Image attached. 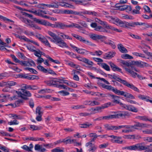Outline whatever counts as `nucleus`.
I'll use <instances>...</instances> for the list:
<instances>
[{
	"instance_id": "obj_64",
	"label": "nucleus",
	"mask_w": 152,
	"mask_h": 152,
	"mask_svg": "<svg viewBox=\"0 0 152 152\" xmlns=\"http://www.w3.org/2000/svg\"><path fill=\"white\" fill-rule=\"evenodd\" d=\"M19 124V122L16 119L14 120L13 121H11L10 122H9L8 123V124L10 125H18Z\"/></svg>"
},
{
	"instance_id": "obj_29",
	"label": "nucleus",
	"mask_w": 152,
	"mask_h": 152,
	"mask_svg": "<svg viewBox=\"0 0 152 152\" xmlns=\"http://www.w3.org/2000/svg\"><path fill=\"white\" fill-rule=\"evenodd\" d=\"M110 96L113 99V102H114L119 104L120 105V103H122L119 102V96L112 94H110Z\"/></svg>"
},
{
	"instance_id": "obj_4",
	"label": "nucleus",
	"mask_w": 152,
	"mask_h": 152,
	"mask_svg": "<svg viewBox=\"0 0 152 152\" xmlns=\"http://www.w3.org/2000/svg\"><path fill=\"white\" fill-rule=\"evenodd\" d=\"M16 93L19 97L25 99H27V98L25 96L30 97L31 96V93L29 91L22 88L18 89V91H17Z\"/></svg>"
},
{
	"instance_id": "obj_59",
	"label": "nucleus",
	"mask_w": 152,
	"mask_h": 152,
	"mask_svg": "<svg viewBox=\"0 0 152 152\" xmlns=\"http://www.w3.org/2000/svg\"><path fill=\"white\" fill-rule=\"evenodd\" d=\"M23 139L24 140H32L35 141L37 140L35 139V137H23Z\"/></svg>"
},
{
	"instance_id": "obj_48",
	"label": "nucleus",
	"mask_w": 152,
	"mask_h": 152,
	"mask_svg": "<svg viewBox=\"0 0 152 152\" xmlns=\"http://www.w3.org/2000/svg\"><path fill=\"white\" fill-rule=\"evenodd\" d=\"M112 76L113 79L116 80L118 81V82H121V83H122L123 81L124 80H122L120 78L118 77L116 75H113Z\"/></svg>"
},
{
	"instance_id": "obj_57",
	"label": "nucleus",
	"mask_w": 152,
	"mask_h": 152,
	"mask_svg": "<svg viewBox=\"0 0 152 152\" xmlns=\"http://www.w3.org/2000/svg\"><path fill=\"white\" fill-rule=\"evenodd\" d=\"M97 148V147L94 145H93L91 146L90 148L88 149V151L90 152H93L96 150Z\"/></svg>"
},
{
	"instance_id": "obj_24",
	"label": "nucleus",
	"mask_w": 152,
	"mask_h": 152,
	"mask_svg": "<svg viewBox=\"0 0 152 152\" xmlns=\"http://www.w3.org/2000/svg\"><path fill=\"white\" fill-rule=\"evenodd\" d=\"M134 64H135L137 66L141 68L144 67L146 66L148 64L144 62L141 61H133Z\"/></svg>"
},
{
	"instance_id": "obj_53",
	"label": "nucleus",
	"mask_w": 152,
	"mask_h": 152,
	"mask_svg": "<svg viewBox=\"0 0 152 152\" xmlns=\"http://www.w3.org/2000/svg\"><path fill=\"white\" fill-rule=\"evenodd\" d=\"M21 88L25 89H27L31 90V86L30 85H28L26 84H23L21 85Z\"/></svg>"
},
{
	"instance_id": "obj_46",
	"label": "nucleus",
	"mask_w": 152,
	"mask_h": 152,
	"mask_svg": "<svg viewBox=\"0 0 152 152\" xmlns=\"http://www.w3.org/2000/svg\"><path fill=\"white\" fill-rule=\"evenodd\" d=\"M17 84V83L14 81H10L6 83V85L7 87H10L11 86H12L15 85Z\"/></svg>"
},
{
	"instance_id": "obj_36",
	"label": "nucleus",
	"mask_w": 152,
	"mask_h": 152,
	"mask_svg": "<svg viewBox=\"0 0 152 152\" xmlns=\"http://www.w3.org/2000/svg\"><path fill=\"white\" fill-rule=\"evenodd\" d=\"M43 53L40 51L39 49L36 50L34 52V55L38 58L41 57Z\"/></svg>"
},
{
	"instance_id": "obj_14",
	"label": "nucleus",
	"mask_w": 152,
	"mask_h": 152,
	"mask_svg": "<svg viewBox=\"0 0 152 152\" xmlns=\"http://www.w3.org/2000/svg\"><path fill=\"white\" fill-rule=\"evenodd\" d=\"M127 87L130 88L135 91L139 92V90L133 84H130L128 83L127 81L125 80L123 81L122 83Z\"/></svg>"
},
{
	"instance_id": "obj_1",
	"label": "nucleus",
	"mask_w": 152,
	"mask_h": 152,
	"mask_svg": "<svg viewBox=\"0 0 152 152\" xmlns=\"http://www.w3.org/2000/svg\"><path fill=\"white\" fill-rule=\"evenodd\" d=\"M148 126V125L146 124L137 122L133 126L129 125L118 126V130L121 128L126 129L122 130V132L125 133H129L134 131L136 129H137V127L145 128L147 127Z\"/></svg>"
},
{
	"instance_id": "obj_13",
	"label": "nucleus",
	"mask_w": 152,
	"mask_h": 152,
	"mask_svg": "<svg viewBox=\"0 0 152 152\" xmlns=\"http://www.w3.org/2000/svg\"><path fill=\"white\" fill-rule=\"evenodd\" d=\"M90 37L92 39L96 40L97 39H106V37L101 35H99L95 34H91L90 35Z\"/></svg>"
},
{
	"instance_id": "obj_52",
	"label": "nucleus",
	"mask_w": 152,
	"mask_h": 152,
	"mask_svg": "<svg viewBox=\"0 0 152 152\" xmlns=\"http://www.w3.org/2000/svg\"><path fill=\"white\" fill-rule=\"evenodd\" d=\"M83 62L89 65L92 66L94 64L93 63L92 61L86 58H85Z\"/></svg>"
},
{
	"instance_id": "obj_27",
	"label": "nucleus",
	"mask_w": 152,
	"mask_h": 152,
	"mask_svg": "<svg viewBox=\"0 0 152 152\" xmlns=\"http://www.w3.org/2000/svg\"><path fill=\"white\" fill-rule=\"evenodd\" d=\"M22 64L25 66H35L36 65L34 62L33 61H24L22 62Z\"/></svg>"
},
{
	"instance_id": "obj_19",
	"label": "nucleus",
	"mask_w": 152,
	"mask_h": 152,
	"mask_svg": "<svg viewBox=\"0 0 152 152\" xmlns=\"http://www.w3.org/2000/svg\"><path fill=\"white\" fill-rule=\"evenodd\" d=\"M56 78H52L49 80H47L45 81V83L48 85L51 86L52 85H56Z\"/></svg>"
},
{
	"instance_id": "obj_55",
	"label": "nucleus",
	"mask_w": 152,
	"mask_h": 152,
	"mask_svg": "<svg viewBox=\"0 0 152 152\" xmlns=\"http://www.w3.org/2000/svg\"><path fill=\"white\" fill-rule=\"evenodd\" d=\"M133 55L137 56H139L142 58H145V56L144 54L140 53L134 52L133 53Z\"/></svg>"
},
{
	"instance_id": "obj_10",
	"label": "nucleus",
	"mask_w": 152,
	"mask_h": 152,
	"mask_svg": "<svg viewBox=\"0 0 152 152\" xmlns=\"http://www.w3.org/2000/svg\"><path fill=\"white\" fill-rule=\"evenodd\" d=\"M121 63L126 71V68L130 69L133 64H134V62L132 61H126L124 60H121L120 61Z\"/></svg>"
},
{
	"instance_id": "obj_22",
	"label": "nucleus",
	"mask_w": 152,
	"mask_h": 152,
	"mask_svg": "<svg viewBox=\"0 0 152 152\" xmlns=\"http://www.w3.org/2000/svg\"><path fill=\"white\" fill-rule=\"evenodd\" d=\"M36 15L43 17L46 18H48L46 15H44L46 14V12L45 11H43L41 10H39L35 11Z\"/></svg>"
},
{
	"instance_id": "obj_40",
	"label": "nucleus",
	"mask_w": 152,
	"mask_h": 152,
	"mask_svg": "<svg viewBox=\"0 0 152 152\" xmlns=\"http://www.w3.org/2000/svg\"><path fill=\"white\" fill-rule=\"evenodd\" d=\"M125 149L131 150H137V144L129 146L126 147Z\"/></svg>"
},
{
	"instance_id": "obj_21",
	"label": "nucleus",
	"mask_w": 152,
	"mask_h": 152,
	"mask_svg": "<svg viewBox=\"0 0 152 152\" xmlns=\"http://www.w3.org/2000/svg\"><path fill=\"white\" fill-rule=\"evenodd\" d=\"M137 150L141 151L149 149V146H145L142 145V143H139L137 144Z\"/></svg>"
},
{
	"instance_id": "obj_17",
	"label": "nucleus",
	"mask_w": 152,
	"mask_h": 152,
	"mask_svg": "<svg viewBox=\"0 0 152 152\" xmlns=\"http://www.w3.org/2000/svg\"><path fill=\"white\" fill-rule=\"evenodd\" d=\"M38 38L45 46L49 48L51 47L50 43L45 37L43 36H41L38 37Z\"/></svg>"
},
{
	"instance_id": "obj_12",
	"label": "nucleus",
	"mask_w": 152,
	"mask_h": 152,
	"mask_svg": "<svg viewBox=\"0 0 152 152\" xmlns=\"http://www.w3.org/2000/svg\"><path fill=\"white\" fill-rule=\"evenodd\" d=\"M108 137H110L111 138V139H110V140L113 143H116L118 144H121L123 142L122 141L120 140L121 138V137L111 135L108 136Z\"/></svg>"
},
{
	"instance_id": "obj_32",
	"label": "nucleus",
	"mask_w": 152,
	"mask_h": 152,
	"mask_svg": "<svg viewBox=\"0 0 152 152\" xmlns=\"http://www.w3.org/2000/svg\"><path fill=\"white\" fill-rule=\"evenodd\" d=\"M67 28V25L64 23L61 22L56 23V28H59L61 29H64L65 28Z\"/></svg>"
},
{
	"instance_id": "obj_33",
	"label": "nucleus",
	"mask_w": 152,
	"mask_h": 152,
	"mask_svg": "<svg viewBox=\"0 0 152 152\" xmlns=\"http://www.w3.org/2000/svg\"><path fill=\"white\" fill-rule=\"evenodd\" d=\"M34 21H35L36 23L42 25H44L45 26V25L46 24V20H41L36 18H34Z\"/></svg>"
},
{
	"instance_id": "obj_2",
	"label": "nucleus",
	"mask_w": 152,
	"mask_h": 152,
	"mask_svg": "<svg viewBox=\"0 0 152 152\" xmlns=\"http://www.w3.org/2000/svg\"><path fill=\"white\" fill-rule=\"evenodd\" d=\"M48 34L53 38L51 39V42L58 45L61 47H68L67 44L62 39L57 36L56 34L50 31H47Z\"/></svg>"
},
{
	"instance_id": "obj_51",
	"label": "nucleus",
	"mask_w": 152,
	"mask_h": 152,
	"mask_svg": "<svg viewBox=\"0 0 152 152\" xmlns=\"http://www.w3.org/2000/svg\"><path fill=\"white\" fill-rule=\"evenodd\" d=\"M60 36L62 37L63 39H69L72 40V38L68 36L67 35H66L64 34L63 33H60Z\"/></svg>"
},
{
	"instance_id": "obj_54",
	"label": "nucleus",
	"mask_w": 152,
	"mask_h": 152,
	"mask_svg": "<svg viewBox=\"0 0 152 152\" xmlns=\"http://www.w3.org/2000/svg\"><path fill=\"white\" fill-rule=\"evenodd\" d=\"M26 47L28 50L32 52H34L36 50L35 47L33 46H27Z\"/></svg>"
},
{
	"instance_id": "obj_18",
	"label": "nucleus",
	"mask_w": 152,
	"mask_h": 152,
	"mask_svg": "<svg viewBox=\"0 0 152 152\" xmlns=\"http://www.w3.org/2000/svg\"><path fill=\"white\" fill-rule=\"evenodd\" d=\"M27 25L29 27L33 28L34 30L35 29L39 30L41 29V28L40 27L35 24L32 21L30 20H29L28 21Z\"/></svg>"
},
{
	"instance_id": "obj_20",
	"label": "nucleus",
	"mask_w": 152,
	"mask_h": 152,
	"mask_svg": "<svg viewBox=\"0 0 152 152\" xmlns=\"http://www.w3.org/2000/svg\"><path fill=\"white\" fill-rule=\"evenodd\" d=\"M104 128L107 130H118V126H114L110 124H106L104 125Z\"/></svg>"
},
{
	"instance_id": "obj_16",
	"label": "nucleus",
	"mask_w": 152,
	"mask_h": 152,
	"mask_svg": "<svg viewBox=\"0 0 152 152\" xmlns=\"http://www.w3.org/2000/svg\"><path fill=\"white\" fill-rule=\"evenodd\" d=\"M126 71L128 72L134 78H135L136 76L140 79H143L142 77L140 75L137 74L136 72H134L133 71H132L130 69L127 68H126Z\"/></svg>"
},
{
	"instance_id": "obj_23",
	"label": "nucleus",
	"mask_w": 152,
	"mask_h": 152,
	"mask_svg": "<svg viewBox=\"0 0 152 152\" xmlns=\"http://www.w3.org/2000/svg\"><path fill=\"white\" fill-rule=\"evenodd\" d=\"M108 64L110 65L111 68L113 71H118L119 72H122L121 69L115 65L113 63L111 62H109L108 63Z\"/></svg>"
},
{
	"instance_id": "obj_43",
	"label": "nucleus",
	"mask_w": 152,
	"mask_h": 152,
	"mask_svg": "<svg viewBox=\"0 0 152 152\" xmlns=\"http://www.w3.org/2000/svg\"><path fill=\"white\" fill-rule=\"evenodd\" d=\"M59 7L58 2H53L50 4V8H58Z\"/></svg>"
},
{
	"instance_id": "obj_47",
	"label": "nucleus",
	"mask_w": 152,
	"mask_h": 152,
	"mask_svg": "<svg viewBox=\"0 0 152 152\" xmlns=\"http://www.w3.org/2000/svg\"><path fill=\"white\" fill-rule=\"evenodd\" d=\"M37 67L39 70L43 72L46 73L48 72L47 69H45L41 65L38 66Z\"/></svg>"
},
{
	"instance_id": "obj_30",
	"label": "nucleus",
	"mask_w": 152,
	"mask_h": 152,
	"mask_svg": "<svg viewBox=\"0 0 152 152\" xmlns=\"http://www.w3.org/2000/svg\"><path fill=\"white\" fill-rule=\"evenodd\" d=\"M104 43L110 45L114 49L115 48V45L114 43L111 40H109L107 41H105L103 40H101Z\"/></svg>"
},
{
	"instance_id": "obj_28",
	"label": "nucleus",
	"mask_w": 152,
	"mask_h": 152,
	"mask_svg": "<svg viewBox=\"0 0 152 152\" xmlns=\"http://www.w3.org/2000/svg\"><path fill=\"white\" fill-rule=\"evenodd\" d=\"M102 109H103L101 106H98L94 108L91 109L93 113L94 114L101 113L102 111Z\"/></svg>"
},
{
	"instance_id": "obj_42",
	"label": "nucleus",
	"mask_w": 152,
	"mask_h": 152,
	"mask_svg": "<svg viewBox=\"0 0 152 152\" xmlns=\"http://www.w3.org/2000/svg\"><path fill=\"white\" fill-rule=\"evenodd\" d=\"M121 57L124 59H132L133 57L132 56L129 55L128 54H124L121 55Z\"/></svg>"
},
{
	"instance_id": "obj_34",
	"label": "nucleus",
	"mask_w": 152,
	"mask_h": 152,
	"mask_svg": "<svg viewBox=\"0 0 152 152\" xmlns=\"http://www.w3.org/2000/svg\"><path fill=\"white\" fill-rule=\"evenodd\" d=\"M5 98L4 97H2V98H4L3 99H1L0 100V102L2 103L4 102H5L7 101V98H8L10 99V100H15L16 99V96H14L12 97H11L10 98V95H8Z\"/></svg>"
},
{
	"instance_id": "obj_25",
	"label": "nucleus",
	"mask_w": 152,
	"mask_h": 152,
	"mask_svg": "<svg viewBox=\"0 0 152 152\" xmlns=\"http://www.w3.org/2000/svg\"><path fill=\"white\" fill-rule=\"evenodd\" d=\"M115 55V52H110L105 54L103 56V58L105 59H109L113 57Z\"/></svg>"
},
{
	"instance_id": "obj_61",
	"label": "nucleus",
	"mask_w": 152,
	"mask_h": 152,
	"mask_svg": "<svg viewBox=\"0 0 152 152\" xmlns=\"http://www.w3.org/2000/svg\"><path fill=\"white\" fill-rule=\"evenodd\" d=\"M50 90L49 89H44L40 90L38 91L39 94H44L46 93L49 92V91Z\"/></svg>"
},
{
	"instance_id": "obj_31",
	"label": "nucleus",
	"mask_w": 152,
	"mask_h": 152,
	"mask_svg": "<svg viewBox=\"0 0 152 152\" xmlns=\"http://www.w3.org/2000/svg\"><path fill=\"white\" fill-rule=\"evenodd\" d=\"M118 48L122 53H127L128 52L127 49L121 44L118 45Z\"/></svg>"
},
{
	"instance_id": "obj_9",
	"label": "nucleus",
	"mask_w": 152,
	"mask_h": 152,
	"mask_svg": "<svg viewBox=\"0 0 152 152\" xmlns=\"http://www.w3.org/2000/svg\"><path fill=\"white\" fill-rule=\"evenodd\" d=\"M120 105L126 110L133 112L137 113L138 111V109L132 105H126L121 103Z\"/></svg>"
},
{
	"instance_id": "obj_44",
	"label": "nucleus",
	"mask_w": 152,
	"mask_h": 152,
	"mask_svg": "<svg viewBox=\"0 0 152 152\" xmlns=\"http://www.w3.org/2000/svg\"><path fill=\"white\" fill-rule=\"evenodd\" d=\"M136 118L140 120L146 121H149V119L146 116H137L136 117Z\"/></svg>"
},
{
	"instance_id": "obj_49",
	"label": "nucleus",
	"mask_w": 152,
	"mask_h": 152,
	"mask_svg": "<svg viewBox=\"0 0 152 152\" xmlns=\"http://www.w3.org/2000/svg\"><path fill=\"white\" fill-rule=\"evenodd\" d=\"M16 15L17 17H19L21 21L25 23L27 25V23H28V22L29 20L27 19L22 17L19 16V15L17 14H16Z\"/></svg>"
},
{
	"instance_id": "obj_11",
	"label": "nucleus",
	"mask_w": 152,
	"mask_h": 152,
	"mask_svg": "<svg viewBox=\"0 0 152 152\" xmlns=\"http://www.w3.org/2000/svg\"><path fill=\"white\" fill-rule=\"evenodd\" d=\"M90 26L92 28H94V30L95 31L103 32H107V31L102 27L97 26V23H91Z\"/></svg>"
},
{
	"instance_id": "obj_38",
	"label": "nucleus",
	"mask_w": 152,
	"mask_h": 152,
	"mask_svg": "<svg viewBox=\"0 0 152 152\" xmlns=\"http://www.w3.org/2000/svg\"><path fill=\"white\" fill-rule=\"evenodd\" d=\"M92 124L89 123L88 122H86L83 124H79V127L81 128H86L89 127V126H91Z\"/></svg>"
},
{
	"instance_id": "obj_3",
	"label": "nucleus",
	"mask_w": 152,
	"mask_h": 152,
	"mask_svg": "<svg viewBox=\"0 0 152 152\" xmlns=\"http://www.w3.org/2000/svg\"><path fill=\"white\" fill-rule=\"evenodd\" d=\"M114 114L103 116V120H107L113 118H116L120 117H125L129 116V114L128 112L120 111L114 112Z\"/></svg>"
},
{
	"instance_id": "obj_50",
	"label": "nucleus",
	"mask_w": 152,
	"mask_h": 152,
	"mask_svg": "<svg viewBox=\"0 0 152 152\" xmlns=\"http://www.w3.org/2000/svg\"><path fill=\"white\" fill-rule=\"evenodd\" d=\"M16 15L17 17H19L21 21L25 23L27 25V23H28V22L29 20L27 19L22 17L19 16V15L17 14H16Z\"/></svg>"
},
{
	"instance_id": "obj_56",
	"label": "nucleus",
	"mask_w": 152,
	"mask_h": 152,
	"mask_svg": "<svg viewBox=\"0 0 152 152\" xmlns=\"http://www.w3.org/2000/svg\"><path fill=\"white\" fill-rule=\"evenodd\" d=\"M65 4L63 6L64 7L70 8L72 9H74L75 8V7L71 4H69L66 2Z\"/></svg>"
},
{
	"instance_id": "obj_58",
	"label": "nucleus",
	"mask_w": 152,
	"mask_h": 152,
	"mask_svg": "<svg viewBox=\"0 0 152 152\" xmlns=\"http://www.w3.org/2000/svg\"><path fill=\"white\" fill-rule=\"evenodd\" d=\"M58 93L63 96H66L68 95L69 94V93L65 91L62 90L58 92Z\"/></svg>"
},
{
	"instance_id": "obj_6",
	"label": "nucleus",
	"mask_w": 152,
	"mask_h": 152,
	"mask_svg": "<svg viewBox=\"0 0 152 152\" xmlns=\"http://www.w3.org/2000/svg\"><path fill=\"white\" fill-rule=\"evenodd\" d=\"M121 27L129 28L130 27H135L136 26L138 25H142L144 24L141 22H128L125 21H123Z\"/></svg>"
},
{
	"instance_id": "obj_62",
	"label": "nucleus",
	"mask_w": 152,
	"mask_h": 152,
	"mask_svg": "<svg viewBox=\"0 0 152 152\" xmlns=\"http://www.w3.org/2000/svg\"><path fill=\"white\" fill-rule=\"evenodd\" d=\"M123 7H125V9H126V11L129 12L132 10V8L131 6L126 5H123Z\"/></svg>"
},
{
	"instance_id": "obj_37",
	"label": "nucleus",
	"mask_w": 152,
	"mask_h": 152,
	"mask_svg": "<svg viewBox=\"0 0 152 152\" xmlns=\"http://www.w3.org/2000/svg\"><path fill=\"white\" fill-rule=\"evenodd\" d=\"M77 52L78 53L81 54H88L89 52V51L84 49L78 48L77 51Z\"/></svg>"
},
{
	"instance_id": "obj_63",
	"label": "nucleus",
	"mask_w": 152,
	"mask_h": 152,
	"mask_svg": "<svg viewBox=\"0 0 152 152\" xmlns=\"http://www.w3.org/2000/svg\"><path fill=\"white\" fill-rule=\"evenodd\" d=\"M52 152H63V150L60 149V147H57L51 150Z\"/></svg>"
},
{
	"instance_id": "obj_26",
	"label": "nucleus",
	"mask_w": 152,
	"mask_h": 152,
	"mask_svg": "<svg viewBox=\"0 0 152 152\" xmlns=\"http://www.w3.org/2000/svg\"><path fill=\"white\" fill-rule=\"evenodd\" d=\"M99 86L103 88L107 89L108 90H111L113 91V89L114 88L111 85H107L103 83H99Z\"/></svg>"
},
{
	"instance_id": "obj_5",
	"label": "nucleus",
	"mask_w": 152,
	"mask_h": 152,
	"mask_svg": "<svg viewBox=\"0 0 152 152\" xmlns=\"http://www.w3.org/2000/svg\"><path fill=\"white\" fill-rule=\"evenodd\" d=\"M113 92L118 95L123 96L124 97L132 99H134L135 98L131 94L127 92H124L123 91H121L115 88L113 89Z\"/></svg>"
},
{
	"instance_id": "obj_60",
	"label": "nucleus",
	"mask_w": 152,
	"mask_h": 152,
	"mask_svg": "<svg viewBox=\"0 0 152 152\" xmlns=\"http://www.w3.org/2000/svg\"><path fill=\"white\" fill-rule=\"evenodd\" d=\"M66 64L72 67H75V64L73 63L72 62L69 61L68 60H66L65 61Z\"/></svg>"
},
{
	"instance_id": "obj_7",
	"label": "nucleus",
	"mask_w": 152,
	"mask_h": 152,
	"mask_svg": "<svg viewBox=\"0 0 152 152\" xmlns=\"http://www.w3.org/2000/svg\"><path fill=\"white\" fill-rule=\"evenodd\" d=\"M107 18L110 22L121 27L123 26H122L123 21L120 20L118 18H113L112 16H109Z\"/></svg>"
},
{
	"instance_id": "obj_45",
	"label": "nucleus",
	"mask_w": 152,
	"mask_h": 152,
	"mask_svg": "<svg viewBox=\"0 0 152 152\" xmlns=\"http://www.w3.org/2000/svg\"><path fill=\"white\" fill-rule=\"evenodd\" d=\"M64 78L62 77L56 78V80L57 81V82H56V85H57L59 83H64L63 81H64Z\"/></svg>"
},
{
	"instance_id": "obj_15",
	"label": "nucleus",
	"mask_w": 152,
	"mask_h": 152,
	"mask_svg": "<svg viewBox=\"0 0 152 152\" xmlns=\"http://www.w3.org/2000/svg\"><path fill=\"white\" fill-rule=\"evenodd\" d=\"M126 71L128 72L134 78H135L136 76L140 79H143L142 77L140 75L137 74L136 72H134L133 71H132L130 69L127 68H126Z\"/></svg>"
},
{
	"instance_id": "obj_39",
	"label": "nucleus",
	"mask_w": 152,
	"mask_h": 152,
	"mask_svg": "<svg viewBox=\"0 0 152 152\" xmlns=\"http://www.w3.org/2000/svg\"><path fill=\"white\" fill-rule=\"evenodd\" d=\"M67 28H80L81 27L77 24L72 23L70 24L67 25Z\"/></svg>"
},
{
	"instance_id": "obj_41",
	"label": "nucleus",
	"mask_w": 152,
	"mask_h": 152,
	"mask_svg": "<svg viewBox=\"0 0 152 152\" xmlns=\"http://www.w3.org/2000/svg\"><path fill=\"white\" fill-rule=\"evenodd\" d=\"M42 108L39 106L37 107L36 110V115H42L43 112L41 111Z\"/></svg>"
},
{
	"instance_id": "obj_8",
	"label": "nucleus",
	"mask_w": 152,
	"mask_h": 152,
	"mask_svg": "<svg viewBox=\"0 0 152 152\" xmlns=\"http://www.w3.org/2000/svg\"><path fill=\"white\" fill-rule=\"evenodd\" d=\"M72 35L76 38L77 39L85 44L91 46H94V44H92L91 42H89L88 40L85 39L84 38L82 37L79 35L74 34H72Z\"/></svg>"
},
{
	"instance_id": "obj_35",
	"label": "nucleus",
	"mask_w": 152,
	"mask_h": 152,
	"mask_svg": "<svg viewBox=\"0 0 152 152\" xmlns=\"http://www.w3.org/2000/svg\"><path fill=\"white\" fill-rule=\"evenodd\" d=\"M100 66L106 71H110V66L105 63H100Z\"/></svg>"
}]
</instances>
